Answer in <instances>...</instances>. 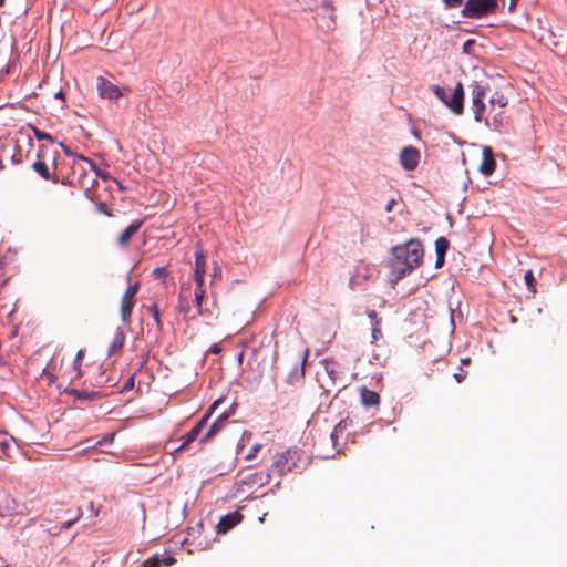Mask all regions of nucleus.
<instances>
[{
  "mask_svg": "<svg viewBox=\"0 0 567 567\" xmlns=\"http://www.w3.org/2000/svg\"><path fill=\"white\" fill-rule=\"evenodd\" d=\"M392 255L390 265L400 279L421 265L424 250L420 240L411 239L404 245L395 246L392 249Z\"/></svg>",
  "mask_w": 567,
  "mask_h": 567,
  "instance_id": "f257e3e1",
  "label": "nucleus"
},
{
  "mask_svg": "<svg viewBox=\"0 0 567 567\" xmlns=\"http://www.w3.org/2000/svg\"><path fill=\"white\" fill-rule=\"evenodd\" d=\"M432 91L453 113L457 115L462 114L464 107V90L461 83L455 86L452 94H450L446 89L439 85H434Z\"/></svg>",
  "mask_w": 567,
  "mask_h": 567,
  "instance_id": "f03ea898",
  "label": "nucleus"
},
{
  "mask_svg": "<svg viewBox=\"0 0 567 567\" xmlns=\"http://www.w3.org/2000/svg\"><path fill=\"white\" fill-rule=\"evenodd\" d=\"M270 481V474L264 471L249 472L239 475L236 482V491L240 494H249L267 485Z\"/></svg>",
  "mask_w": 567,
  "mask_h": 567,
  "instance_id": "7ed1b4c3",
  "label": "nucleus"
},
{
  "mask_svg": "<svg viewBox=\"0 0 567 567\" xmlns=\"http://www.w3.org/2000/svg\"><path fill=\"white\" fill-rule=\"evenodd\" d=\"M497 0H466L461 11L462 16L470 19H480L494 13Z\"/></svg>",
  "mask_w": 567,
  "mask_h": 567,
  "instance_id": "20e7f679",
  "label": "nucleus"
},
{
  "mask_svg": "<svg viewBox=\"0 0 567 567\" xmlns=\"http://www.w3.org/2000/svg\"><path fill=\"white\" fill-rule=\"evenodd\" d=\"M472 96V110L476 122L484 121L485 104L484 97L488 85L482 81H473L470 85Z\"/></svg>",
  "mask_w": 567,
  "mask_h": 567,
  "instance_id": "39448f33",
  "label": "nucleus"
},
{
  "mask_svg": "<svg viewBox=\"0 0 567 567\" xmlns=\"http://www.w3.org/2000/svg\"><path fill=\"white\" fill-rule=\"evenodd\" d=\"M224 401V399L216 400L209 409L206 411L205 415L197 422V424L188 432L186 433L182 439L183 443L176 449V451H183L188 447V445L194 442L198 435L200 434L202 430L207 424V421L212 416V414L215 412L217 406Z\"/></svg>",
  "mask_w": 567,
  "mask_h": 567,
  "instance_id": "423d86ee",
  "label": "nucleus"
},
{
  "mask_svg": "<svg viewBox=\"0 0 567 567\" xmlns=\"http://www.w3.org/2000/svg\"><path fill=\"white\" fill-rule=\"evenodd\" d=\"M296 455L297 451L291 449L277 454L271 466L272 470L280 476L291 472L296 467Z\"/></svg>",
  "mask_w": 567,
  "mask_h": 567,
  "instance_id": "0eeeda50",
  "label": "nucleus"
},
{
  "mask_svg": "<svg viewBox=\"0 0 567 567\" xmlns=\"http://www.w3.org/2000/svg\"><path fill=\"white\" fill-rule=\"evenodd\" d=\"M28 514L25 504L18 503L11 496H3L0 499V516H23Z\"/></svg>",
  "mask_w": 567,
  "mask_h": 567,
  "instance_id": "6e6552de",
  "label": "nucleus"
},
{
  "mask_svg": "<svg viewBox=\"0 0 567 567\" xmlns=\"http://www.w3.org/2000/svg\"><path fill=\"white\" fill-rule=\"evenodd\" d=\"M96 89L102 99L116 101L123 96L122 90L103 76L96 79Z\"/></svg>",
  "mask_w": 567,
  "mask_h": 567,
  "instance_id": "1a4fd4ad",
  "label": "nucleus"
},
{
  "mask_svg": "<svg viewBox=\"0 0 567 567\" xmlns=\"http://www.w3.org/2000/svg\"><path fill=\"white\" fill-rule=\"evenodd\" d=\"M138 284L130 285L126 291L124 292L121 300V318L123 322L127 323L130 321L132 310L134 307V297L138 291Z\"/></svg>",
  "mask_w": 567,
  "mask_h": 567,
  "instance_id": "9d476101",
  "label": "nucleus"
},
{
  "mask_svg": "<svg viewBox=\"0 0 567 567\" xmlns=\"http://www.w3.org/2000/svg\"><path fill=\"white\" fill-rule=\"evenodd\" d=\"M206 272V254L200 246L196 247L195 250V269H194V281L196 286L204 287V279Z\"/></svg>",
  "mask_w": 567,
  "mask_h": 567,
  "instance_id": "9b49d317",
  "label": "nucleus"
},
{
  "mask_svg": "<svg viewBox=\"0 0 567 567\" xmlns=\"http://www.w3.org/2000/svg\"><path fill=\"white\" fill-rule=\"evenodd\" d=\"M420 153L414 146H405L400 153V163L405 171H413L417 167Z\"/></svg>",
  "mask_w": 567,
  "mask_h": 567,
  "instance_id": "f8f14e48",
  "label": "nucleus"
},
{
  "mask_svg": "<svg viewBox=\"0 0 567 567\" xmlns=\"http://www.w3.org/2000/svg\"><path fill=\"white\" fill-rule=\"evenodd\" d=\"M234 411L231 412H223L217 420L210 425L208 431L200 437V443H206L209 440H212L224 426L225 422L228 420V417L231 415Z\"/></svg>",
  "mask_w": 567,
  "mask_h": 567,
  "instance_id": "ddd939ff",
  "label": "nucleus"
},
{
  "mask_svg": "<svg viewBox=\"0 0 567 567\" xmlns=\"http://www.w3.org/2000/svg\"><path fill=\"white\" fill-rule=\"evenodd\" d=\"M192 296V287L190 284H182L179 289V296H178V309L181 312H183L186 316H189L190 313V305H189V298Z\"/></svg>",
  "mask_w": 567,
  "mask_h": 567,
  "instance_id": "4468645a",
  "label": "nucleus"
},
{
  "mask_svg": "<svg viewBox=\"0 0 567 567\" xmlns=\"http://www.w3.org/2000/svg\"><path fill=\"white\" fill-rule=\"evenodd\" d=\"M241 518L243 516L238 512L223 516L217 524L218 533L226 534L229 529L236 526L241 520Z\"/></svg>",
  "mask_w": 567,
  "mask_h": 567,
  "instance_id": "2eb2a0df",
  "label": "nucleus"
},
{
  "mask_svg": "<svg viewBox=\"0 0 567 567\" xmlns=\"http://www.w3.org/2000/svg\"><path fill=\"white\" fill-rule=\"evenodd\" d=\"M32 169L47 181H52L53 183H58L59 181L55 174H51L49 166L43 161L40 153L38 154V159L32 163Z\"/></svg>",
  "mask_w": 567,
  "mask_h": 567,
  "instance_id": "dca6fc26",
  "label": "nucleus"
},
{
  "mask_svg": "<svg viewBox=\"0 0 567 567\" xmlns=\"http://www.w3.org/2000/svg\"><path fill=\"white\" fill-rule=\"evenodd\" d=\"M496 168V162L493 156V152L489 147H485L483 150V158L480 165V172L485 176H488L494 173Z\"/></svg>",
  "mask_w": 567,
  "mask_h": 567,
  "instance_id": "f3484780",
  "label": "nucleus"
},
{
  "mask_svg": "<svg viewBox=\"0 0 567 567\" xmlns=\"http://www.w3.org/2000/svg\"><path fill=\"white\" fill-rule=\"evenodd\" d=\"M142 220H134L128 227H126L123 233L117 238V244L121 247H125L131 238L140 230L142 227Z\"/></svg>",
  "mask_w": 567,
  "mask_h": 567,
  "instance_id": "a211bd4d",
  "label": "nucleus"
},
{
  "mask_svg": "<svg viewBox=\"0 0 567 567\" xmlns=\"http://www.w3.org/2000/svg\"><path fill=\"white\" fill-rule=\"evenodd\" d=\"M82 169L84 173L80 175L78 183H79L80 187L84 189L85 196L89 199L94 200L93 187L97 183L96 178L95 177L89 178L85 168L82 167Z\"/></svg>",
  "mask_w": 567,
  "mask_h": 567,
  "instance_id": "6ab92c4d",
  "label": "nucleus"
},
{
  "mask_svg": "<svg viewBox=\"0 0 567 567\" xmlns=\"http://www.w3.org/2000/svg\"><path fill=\"white\" fill-rule=\"evenodd\" d=\"M360 399L361 403L369 406H378L380 403V396L375 391L369 390L365 386L360 388Z\"/></svg>",
  "mask_w": 567,
  "mask_h": 567,
  "instance_id": "aec40b11",
  "label": "nucleus"
},
{
  "mask_svg": "<svg viewBox=\"0 0 567 567\" xmlns=\"http://www.w3.org/2000/svg\"><path fill=\"white\" fill-rule=\"evenodd\" d=\"M447 248H449V240L444 237H439L435 241V250H436L435 267L436 268H440L443 266Z\"/></svg>",
  "mask_w": 567,
  "mask_h": 567,
  "instance_id": "412c9836",
  "label": "nucleus"
},
{
  "mask_svg": "<svg viewBox=\"0 0 567 567\" xmlns=\"http://www.w3.org/2000/svg\"><path fill=\"white\" fill-rule=\"evenodd\" d=\"M90 381L94 386H103L104 384L111 382V378L106 375L102 365H97L95 371L90 377Z\"/></svg>",
  "mask_w": 567,
  "mask_h": 567,
  "instance_id": "4be33fe9",
  "label": "nucleus"
},
{
  "mask_svg": "<svg viewBox=\"0 0 567 567\" xmlns=\"http://www.w3.org/2000/svg\"><path fill=\"white\" fill-rule=\"evenodd\" d=\"M125 342V334L121 329H117L113 340L109 347V354L117 353L122 350Z\"/></svg>",
  "mask_w": 567,
  "mask_h": 567,
  "instance_id": "5701e85b",
  "label": "nucleus"
},
{
  "mask_svg": "<svg viewBox=\"0 0 567 567\" xmlns=\"http://www.w3.org/2000/svg\"><path fill=\"white\" fill-rule=\"evenodd\" d=\"M76 159L81 161L84 164H86L90 167V169H92L94 172L95 178L100 177V178H102L104 181L111 179V175L107 172L99 169L96 167V165L91 159L85 157L84 155L76 156Z\"/></svg>",
  "mask_w": 567,
  "mask_h": 567,
  "instance_id": "b1692460",
  "label": "nucleus"
},
{
  "mask_svg": "<svg viewBox=\"0 0 567 567\" xmlns=\"http://www.w3.org/2000/svg\"><path fill=\"white\" fill-rule=\"evenodd\" d=\"M70 394L75 396L79 400H87V401H94L102 396L101 393L97 391H86V390H71Z\"/></svg>",
  "mask_w": 567,
  "mask_h": 567,
  "instance_id": "393cba45",
  "label": "nucleus"
},
{
  "mask_svg": "<svg viewBox=\"0 0 567 567\" xmlns=\"http://www.w3.org/2000/svg\"><path fill=\"white\" fill-rule=\"evenodd\" d=\"M204 287L196 286L194 291V303L197 308L196 315L189 316V318H195L196 316L203 315V299H204Z\"/></svg>",
  "mask_w": 567,
  "mask_h": 567,
  "instance_id": "a878e982",
  "label": "nucleus"
},
{
  "mask_svg": "<svg viewBox=\"0 0 567 567\" xmlns=\"http://www.w3.org/2000/svg\"><path fill=\"white\" fill-rule=\"evenodd\" d=\"M352 425V420L349 417L342 419L338 424L334 426L331 437L334 439L339 434H342L344 430H347L349 426Z\"/></svg>",
  "mask_w": 567,
  "mask_h": 567,
  "instance_id": "bb28decb",
  "label": "nucleus"
},
{
  "mask_svg": "<svg viewBox=\"0 0 567 567\" xmlns=\"http://www.w3.org/2000/svg\"><path fill=\"white\" fill-rule=\"evenodd\" d=\"M524 280L527 286V289L532 292L536 291V279L534 277L533 270L528 269L524 275Z\"/></svg>",
  "mask_w": 567,
  "mask_h": 567,
  "instance_id": "cd10ccee",
  "label": "nucleus"
},
{
  "mask_svg": "<svg viewBox=\"0 0 567 567\" xmlns=\"http://www.w3.org/2000/svg\"><path fill=\"white\" fill-rule=\"evenodd\" d=\"M11 162L14 165H20L24 162L22 148L19 145L14 146L13 153L11 154Z\"/></svg>",
  "mask_w": 567,
  "mask_h": 567,
  "instance_id": "c85d7f7f",
  "label": "nucleus"
},
{
  "mask_svg": "<svg viewBox=\"0 0 567 567\" xmlns=\"http://www.w3.org/2000/svg\"><path fill=\"white\" fill-rule=\"evenodd\" d=\"M83 357H84V351L79 350L75 355L74 362H73V370L75 371V375L73 379H80L82 377V372L80 369V361L82 360Z\"/></svg>",
  "mask_w": 567,
  "mask_h": 567,
  "instance_id": "c756f323",
  "label": "nucleus"
},
{
  "mask_svg": "<svg viewBox=\"0 0 567 567\" xmlns=\"http://www.w3.org/2000/svg\"><path fill=\"white\" fill-rule=\"evenodd\" d=\"M491 110L494 109L495 105H498L499 109H503L507 105V99L499 94L497 96H493L489 99Z\"/></svg>",
  "mask_w": 567,
  "mask_h": 567,
  "instance_id": "7c9ffc66",
  "label": "nucleus"
},
{
  "mask_svg": "<svg viewBox=\"0 0 567 567\" xmlns=\"http://www.w3.org/2000/svg\"><path fill=\"white\" fill-rule=\"evenodd\" d=\"M148 312L152 315L156 326L161 327L162 322H161V315H159L158 306L157 305H152L148 308Z\"/></svg>",
  "mask_w": 567,
  "mask_h": 567,
  "instance_id": "2f4dec72",
  "label": "nucleus"
},
{
  "mask_svg": "<svg viewBox=\"0 0 567 567\" xmlns=\"http://www.w3.org/2000/svg\"><path fill=\"white\" fill-rule=\"evenodd\" d=\"M32 132L39 141L47 140V141L53 142V137L50 134L42 132L41 130H39L35 126H32Z\"/></svg>",
  "mask_w": 567,
  "mask_h": 567,
  "instance_id": "473e14b6",
  "label": "nucleus"
},
{
  "mask_svg": "<svg viewBox=\"0 0 567 567\" xmlns=\"http://www.w3.org/2000/svg\"><path fill=\"white\" fill-rule=\"evenodd\" d=\"M162 559L158 555H154L151 558H148L144 564L143 567H161L162 566Z\"/></svg>",
  "mask_w": 567,
  "mask_h": 567,
  "instance_id": "72a5a7b5",
  "label": "nucleus"
},
{
  "mask_svg": "<svg viewBox=\"0 0 567 567\" xmlns=\"http://www.w3.org/2000/svg\"><path fill=\"white\" fill-rule=\"evenodd\" d=\"M162 559L158 555H154L151 558H148L144 564L143 567H161L162 566Z\"/></svg>",
  "mask_w": 567,
  "mask_h": 567,
  "instance_id": "f704fd0d",
  "label": "nucleus"
},
{
  "mask_svg": "<svg viewBox=\"0 0 567 567\" xmlns=\"http://www.w3.org/2000/svg\"><path fill=\"white\" fill-rule=\"evenodd\" d=\"M492 125L498 130L502 125H503V116H502V112L499 113H496L493 117V123Z\"/></svg>",
  "mask_w": 567,
  "mask_h": 567,
  "instance_id": "c9c22d12",
  "label": "nucleus"
},
{
  "mask_svg": "<svg viewBox=\"0 0 567 567\" xmlns=\"http://www.w3.org/2000/svg\"><path fill=\"white\" fill-rule=\"evenodd\" d=\"M368 317L373 322V326H380L381 324V318L378 317V313L375 310L368 311Z\"/></svg>",
  "mask_w": 567,
  "mask_h": 567,
  "instance_id": "e433bc0d",
  "label": "nucleus"
},
{
  "mask_svg": "<svg viewBox=\"0 0 567 567\" xmlns=\"http://www.w3.org/2000/svg\"><path fill=\"white\" fill-rule=\"evenodd\" d=\"M81 516H82V512H81V509H79L78 516L74 519H70V520L62 523L61 529L70 528Z\"/></svg>",
  "mask_w": 567,
  "mask_h": 567,
  "instance_id": "4c0bfd02",
  "label": "nucleus"
},
{
  "mask_svg": "<svg viewBox=\"0 0 567 567\" xmlns=\"http://www.w3.org/2000/svg\"><path fill=\"white\" fill-rule=\"evenodd\" d=\"M446 8H457L464 0H442Z\"/></svg>",
  "mask_w": 567,
  "mask_h": 567,
  "instance_id": "58836bf2",
  "label": "nucleus"
},
{
  "mask_svg": "<svg viewBox=\"0 0 567 567\" xmlns=\"http://www.w3.org/2000/svg\"><path fill=\"white\" fill-rule=\"evenodd\" d=\"M259 450H260V444L252 445L251 449L249 450V452L247 453L246 458L252 460Z\"/></svg>",
  "mask_w": 567,
  "mask_h": 567,
  "instance_id": "ea45409f",
  "label": "nucleus"
},
{
  "mask_svg": "<svg viewBox=\"0 0 567 567\" xmlns=\"http://www.w3.org/2000/svg\"><path fill=\"white\" fill-rule=\"evenodd\" d=\"M101 508H102V505H99L95 507L94 503L92 501L89 503V509L94 517H97L100 515Z\"/></svg>",
  "mask_w": 567,
  "mask_h": 567,
  "instance_id": "a19ab883",
  "label": "nucleus"
},
{
  "mask_svg": "<svg viewBox=\"0 0 567 567\" xmlns=\"http://www.w3.org/2000/svg\"><path fill=\"white\" fill-rule=\"evenodd\" d=\"M466 375H467V372L460 369L458 372L454 373V379L456 380L457 383H461L465 380Z\"/></svg>",
  "mask_w": 567,
  "mask_h": 567,
  "instance_id": "79ce46f5",
  "label": "nucleus"
},
{
  "mask_svg": "<svg viewBox=\"0 0 567 567\" xmlns=\"http://www.w3.org/2000/svg\"><path fill=\"white\" fill-rule=\"evenodd\" d=\"M134 388V375H131L123 385V391H130Z\"/></svg>",
  "mask_w": 567,
  "mask_h": 567,
  "instance_id": "37998d69",
  "label": "nucleus"
},
{
  "mask_svg": "<svg viewBox=\"0 0 567 567\" xmlns=\"http://www.w3.org/2000/svg\"><path fill=\"white\" fill-rule=\"evenodd\" d=\"M322 8H323L328 13H330L331 19L333 20V8H332V6L330 4V2H328V1H322Z\"/></svg>",
  "mask_w": 567,
  "mask_h": 567,
  "instance_id": "c03bdc74",
  "label": "nucleus"
},
{
  "mask_svg": "<svg viewBox=\"0 0 567 567\" xmlns=\"http://www.w3.org/2000/svg\"><path fill=\"white\" fill-rule=\"evenodd\" d=\"M154 275L157 277V278H162V277H165L167 275V270L166 268L164 267H159V268H156L154 270Z\"/></svg>",
  "mask_w": 567,
  "mask_h": 567,
  "instance_id": "a18cd8bd",
  "label": "nucleus"
},
{
  "mask_svg": "<svg viewBox=\"0 0 567 567\" xmlns=\"http://www.w3.org/2000/svg\"><path fill=\"white\" fill-rule=\"evenodd\" d=\"M381 336H382V333H381L380 326H373V328H372V337H373V339L377 340Z\"/></svg>",
  "mask_w": 567,
  "mask_h": 567,
  "instance_id": "49530a36",
  "label": "nucleus"
},
{
  "mask_svg": "<svg viewBox=\"0 0 567 567\" xmlns=\"http://www.w3.org/2000/svg\"><path fill=\"white\" fill-rule=\"evenodd\" d=\"M162 563L165 565V566H173L175 563H176V559L172 556H167L165 557L164 559H162Z\"/></svg>",
  "mask_w": 567,
  "mask_h": 567,
  "instance_id": "de8ad7c7",
  "label": "nucleus"
},
{
  "mask_svg": "<svg viewBox=\"0 0 567 567\" xmlns=\"http://www.w3.org/2000/svg\"><path fill=\"white\" fill-rule=\"evenodd\" d=\"M97 210L102 214H105L107 216H112V214L107 210L106 205L104 203H100L97 205Z\"/></svg>",
  "mask_w": 567,
  "mask_h": 567,
  "instance_id": "09e8293b",
  "label": "nucleus"
},
{
  "mask_svg": "<svg viewBox=\"0 0 567 567\" xmlns=\"http://www.w3.org/2000/svg\"><path fill=\"white\" fill-rule=\"evenodd\" d=\"M220 277H221V269L218 266H216L214 269V272L212 274V281H214L215 279L220 278Z\"/></svg>",
  "mask_w": 567,
  "mask_h": 567,
  "instance_id": "8fccbe9b",
  "label": "nucleus"
},
{
  "mask_svg": "<svg viewBox=\"0 0 567 567\" xmlns=\"http://www.w3.org/2000/svg\"><path fill=\"white\" fill-rule=\"evenodd\" d=\"M395 204H396V199H395V198H391V199L388 202L386 206H385V210H386L388 213L392 212V209H393V207L395 206Z\"/></svg>",
  "mask_w": 567,
  "mask_h": 567,
  "instance_id": "3c124183",
  "label": "nucleus"
},
{
  "mask_svg": "<svg viewBox=\"0 0 567 567\" xmlns=\"http://www.w3.org/2000/svg\"><path fill=\"white\" fill-rule=\"evenodd\" d=\"M208 351H209V352H212V353L218 354V353L221 351V348H220V346H219V344L215 343V344H213V346L209 348V350H208Z\"/></svg>",
  "mask_w": 567,
  "mask_h": 567,
  "instance_id": "603ef678",
  "label": "nucleus"
},
{
  "mask_svg": "<svg viewBox=\"0 0 567 567\" xmlns=\"http://www.w3.org/2000/svg\"><path fill=\"white\" fill-rule=\"evenodd\" d=\"M65 155L68 156H74V164L79 163L80 161L76 159L78 155H74L72 151L69 147H63Z\"/></svg>",
  "mask_w": 567,
  "mask_h": 567,
  "instance_id": "864d4df0",
  "label": "nucleus"
},
{
  "mask_svg": "<svg viewBox=\"0 0 567 567\" xmlns=\"http://www.w3.org/2000/svg\"><path fill=\"white\" fill-rule=\"evenodd\" d=\"M295 373L297 374V378L303 377V374H305L303 365L299 370H296Z\"/></svg>",
  "mask_w": 567,
  "mask_h": 567,
  "instance_id": "5fc2aeb1",
  "label": "nucleus"
},
{
  "mask_svg": "<svg viewBox=\"0 0 567 567\" xmlns=\"http://www.w3.org/2000/svg\"><path fill=\"white\" fill-rule=\"evenodd\" d=\"M461 363H462L463 365H467V364H470V363H471V359H470V358H463V359H461Z\"/></svg>",
  "mask_w": 567,
  "mask_h": 567,
  "instance_id": "6e6d98bb",
  "label": "nucleus"
},
{
  "mask_svg": "<svg viewBox=\"0 0 567 567\" xmlns=\"http://www.w3.org/2000/svg\"><path fill=\"white\" fill-rule=\"evenodd\" d=\"M473 42H474L473 40H468V41L464 44V51H467V48H470V45H471Z\"/></svg>",
  "mask_w": 567,
  "mask_h": 567,
  "instance_id": "4d7b16f0",
  "label": "nucleus"
},
{
  "mask_svg": "<svg viewBox=\"0 0 567 567\" xmlns=\"http://www.w3.org/2000/svg\"><path fill=\"white\" fill-rule=\"evenodd\" d=\"M114 181L121 190H123V192L126 190V187H124L117 179H114Z\"/></svg>",
  "mask_w": 567,
  "mask_h": 567,
  "instance_id": "13d9d810",
  "label": "nucleus"
},
{
  "mask_svg": "<svg viewBox=\"0 0 567 567\" xmlns=\"http://www.w3.org/2000/svg\"><path fill=\"white\" fill-rule=\"evenodd\" d=\"M43 373H44L45 375H48V379H49L50 381H53V375H52L50 372H48L47 370H43Z\"/></svg>",
  "mask_w": 567,
  "mask_h": 567,
  "instance_id": "bf43d9fd",
  "label": "nucleus"
},
{
  "mask_svg": "<svg viewBox=\"0 0 567 567\" xmlns=\"http://www.w3.org/2000/svg\"><path fill=\"white\" fill-rule=\"evenodd\" d=\"M55 97L63 99V93H62V91H59V92L55 94Z\"/></svg>",
  "mask_w": 567,
  "mask_h": 567,
  "instance_id": "052dcab7",
  "label": "nucleus"
},
{
  "mask_svg": "<svg viewBox=\"0 0 567 567\" xmlns=\"http://www.w3.org/2000/svg\"><path fill=\"white\" fill-rule=\"evenodd\" d=\"M4 4V0H0V8Z\"/></svg>",
  "mask_w": 567,
  "mask_h": 567,
  "instance_id": "680f3d73",
  "label": "nucleus"
},
{
  "mask_svg": "<svg viewBox=\"0 0 567 567\" xmlns=\"http://www.w3.org/2000/svg\"><path fill=\"white\" fill-rule=\"evenodd\" d=\"M0 567H9L8 565H0Z\"/></svg>",
  "mask_w": 567,
  "mask_h": 567,
  "instance_id": "e2e57ef3",
  "label": "nucleus"
},
{
  "mask_svg": "<svg viewBox=\"0 0 567 567\" xmlns=\"http://www.w3.org/2000/svg\"><path fill=\"white\" fill-rule=\"evenodd\" d=\"M0 567H9L8 565H0Z\"/></svg>",
  "mask_w": 567,
  "mask_h": 567,
  "instance_id": "0e129e2a",
  "label": "nucleus"
}]
</instances>
